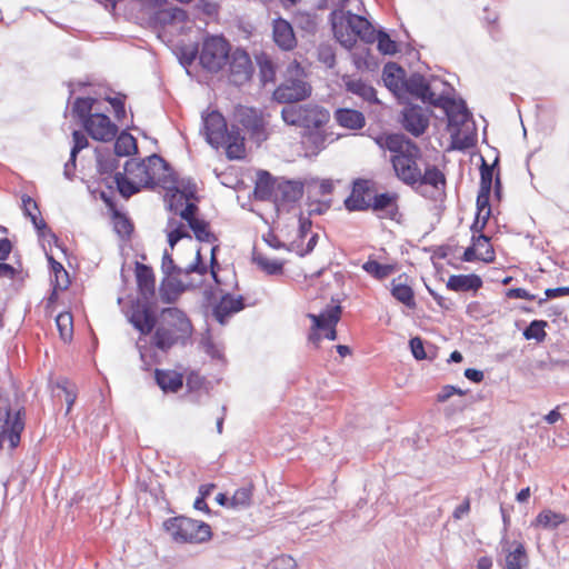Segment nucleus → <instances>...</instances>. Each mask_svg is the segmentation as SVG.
<instances>
[{
	"mask_svg": "<svg viewBox=\"0 0 569 569\" xmlns=\"http://www.w3.org/2000/svg\"><path fill=\"white\" fill-rule=\"evenodd\" d=\"M114 181L119 192L128 198L149 186H160L166 190V200L170 210H178L182 199L197 193V184L191 179L178 180L167 162L152 154L142 161H126L124 173L117 172Z\"/></svg>",
	"mask_w": 569,
	"mask_h": 569,
	"instance_id": "nucleus-1",
	"label": "nucleus"
},
{
	"mask_svg": "<svg viewBox=\"0 0 569 569\" xmlns=\"http://www.w3.org/2000/svg\"><path fill=\"white\" fill-rule=\"evenodd\" d=\"M435 118L450 133L451 150H467L476 142L475 133H462V128L468 127L472 120L466 101L457 97L456 89L442 74L432 72L429 67V123Z\"/></svg>",
	"mask_w": 569,
	"mask_h": 569,
	"instance_id": "nucleus-2",
	"label": "nucleus"
},
{
	"mask_svg": "<svg viewBox=\"0 0 569 569\" xmlns=\"http://www.w3.org/2000/svg\"><path fill=\"white\" fill-rule=\"evenodd\" d=\"M196 199V193L189 197L188 199H182V204L179 206L178 210H173L176 213H179L182 220L187 222L186 226L182 222L177 221L176 219H170L168 221L166 232L168 236V242L171 249L174 248L176 243L182 239H186L191 247L192 251V238L188 233V228L191 229L199 241L203 242H213L216 241V237L209 230V224L196 218L197 206L193 202Z\"/></svg>",
	"mask_w": 569,
	"mask_h": 569,
	"instance_id": "nucleus-3",
	"label": "nucleus"
},
{
	"mask_svg": "<svg viewBox=\"0 0 569 569\" xmlns=\"http://www.w3.org/2000/svg\"><path fill=\"white\" fill-rule=\"evenodd\" d=\"M376 141L381 148L395 153L392 164L400 179L407 183H415L422 178L417 163L419 149L406 140L402 134L380 136Z\"/></svg>",
	"mask_w": 569,
	"mask_h": 569,
	"instance_id": "nucleus-4",
	"label": "nucleus"
},
{
	"mask_svg": "<svg viewBox=\"0 0 569 569\" xmlns=\"http://www.w3.org/2000/svg\"><path fill=\"white\" fill-rule=\"evenodd\" d=\"M153 336L156 347L167 350L172 346L184 342L192 332V325L187 315L176 308L168 307L160 311Z\"/></svg>",
	"mask_w": 569,
	"mask_h": 569,
	"instance_id": "nucleus-5",
	"label": "nucleus"
},
{
	"mask_svg": "<svg viewBox=\"0 0 569 569\" xmlns=\"http://www.w3.org/2000/svg\"><path fill=\"white\" fill-rule=\"evenodd\" d=\"M23 429L24 421L16 393L0 392V447L7 443L9 449H14L20 443Z\"/></svg>",
	"mask_w": 569,
	"mask_h": 569,
	"instance_id": "nucleus-6",
	"label": "nucleus"
},
{
	"mask_svg": "<svg viewBox=\"0 0 569 569\" xmlns=\"http://www.w3.org/2000/svg\"><path fill=\"white\" fill-rule=\"evenodd\" d=\"M311 92L312 87L307 80L305 69L297 61H292L287 66L283 81L273 91V99L291 106L309 98Z\"/></svg>",
	"mask_w": 569,
	"mask_h": 569,
	"instance_id": "nucleus-7",
	"label": "nucleus"
},
{
	"mask_svg": "<svg viewBox=\"0 0 569 569\" xmlns=\"http://www.w3.org/2000/svg\"><path fill=\"white\" fill-rule=\"evenodd\" d=\"M170 537L179 543H201L211 538L210 526L187 517H176L164 522Z\"/></svg>",
	"mask_w": 569,
	"mask_h": 569,
	"instance_id": "nucleus-8",
	"label": "nucleus"
},
{
	"mask_svg": "<svg viewBox=\"0 0 569 569\" xmlns=\"http://www.w3.org/2000/svg\"><path fill=\"white\" fill-rule=\"evenodd\" d=\"M281 118L290 126L319 129L329 121L330 113L326 108L313 103L291 104L282 109Z\"/></svg>",
	"mask_w": 569,
	"mask_h": 569,
	"instance_id": "nucleus-9",
	"label": "nucleus"
},
{
	"mask_svg": "<svg viewBox=\"0 0 569 569\" xmlns=\"http://www.w3.org/2000/svg\"><path fill=\"white\" fill-rule=\"evenodd\" d=\"M230 46L220 36H209L203 39L199 60L201 66L211 72L221 70L229 59Z\"/></svg>",
	"mask_w": 569,
	"mask_h": 569,
	"instance_id": "nucleus-10",
	"label": "nucleus"
},
{
	"mask_svg": "<svg viewBox=\"0 0 569 569\" xmlns=\"http://www.w3.org/2000/svg\"><path fill=\"white\" fill-rule=\"evenodd\" d=\"M341 308L340 306H330L325 309L320 315L309 313L308 318L312 320V332L309 336V340L313 343H318L320 340L319 330L325 331V337L329 340L337 339L336 325L340 319Z\"/></svg>",
	"mask_w": 569,
	"mask_h": 569,
	"instance_id": "nucleus-11",
	"label": "nucleus"
},
{
	"mask_svg": "<svg viewBox=\"0 0 569 569\" xmlns=\"http://www.w3.org/2000/svg\"><path fill=\"white\" fill-rule=\"evenodd\" d=\"M83 127L92 139L103 142L113 140L118 133V127L99 110L83 121Z\"/></svg>",
	"mask_w": 569,
	"mask_h": 569,
	"instance_id": "nucleus-12",
	"label": "nucleus"
},
{
	"mask_svg": "<svg viewBox=\"0 0 569 569\" xmlns=\"http://www.w3.org/2000/svg\"><path fill=\"white\" fill-rule=\"evenodd\" d=\"M203 132L207 142L213 148L222 147L223 142L228 140L227 123L221 113L211 111L202 117Z\"/></svg>",
	"mask_w": 569,
	"mask_h": 569,
	"instance_id": "nucleus-13",
	"label": "nucleus"
},
{
	"mask_svg": "<svg viewBox=\"0 0 569 569\" xmlns=\"http://www.w3.org/2000/svg\"><path fill=\"white\" fill-rule=\"evenodd\" d=\"M161 270L166 274L164 279H169L171 277L182 279L183 276H188L191 272H198L199 274L207 272V268L201 263L200 249L194 251V261L186 266L174 264L169 252L164 251L161 262Z\"/></svg>",
	"mask_w": 569,
	"mask_h": 569,
	"instance_id": "nucleus-14",
	"label": "nucleus"
},
{
	"mask_svg": "<svg viewBox=\"0 0 569 569\" xmlns=\"http://www.w3.org/2000/svg\"><path fill=\"white\" fill-rule=\"evenodd\" d=\"M403 96H398L397 99L405 104H412L415 102L426 103L427 101V81L420 73H412L407 77L402 88Z\"/></svg>",
	"mask_w": 569,
	"mask_h": 569,
	"instance_id": "nucleus-15",
	"label": "nucleus"
},
{
	"mask_svg": "<svg viewBox=\"0 0 569 569\" xmlns=\"http://www.w3.org/2000/svg\"><path fill=\"white\" fill-rule=\"evenodd\" d=\"M330 20L336 39L342 47L351 49L357 41V37L347 22L348 12L343 8L336 9L331 12Z\"/></svg>",
	"mask_w": 569,
	"mask_h": 569,
	"instance_id": "nucleus-16",
	"label": "nucleus"
},
{
	"mask_svg": "<svg viewBox=\"0 0 569 569\" xmlns=\"http://www.w3.org/2000/svg\"><path fill=\"white\" fill-rule=\"evenodd\" d=\"M429 187H432L435 190L432 196L433 201L436 202L433 207V216L436 217V222H439L446 208L443 204L446 199V177L436 167H429Z\"/></svg>",
	"mask_w": 569,
	"mask_h": 569,
	"instance_id": "nucleus-17",
	"label": "nucleus"
},
{
	"mask_svg": "<svg viewBox=\"0 0 569 569\" xmlns=\"http://www.w3.org/2000/svg\"><path fill=\"white\" fill-rule=\"evenodd\" d=\"M129 322L142 335H148L156 326L150 310L140 302L133 303L127 313Z\"/></svg>",
	"mask_w": 569,
	"mask_h": 569,
	"instance_id": "nucleus-18",
	"label": "nucleus"
},
{
	"mask_svg": "<svg viewBox=\"0 0 569 569\" xmlns=\"http://www.w3.org/2000/svg\"><path fill=\"white\" fill-rule=\"evenodd\" d=\"M303 194V184L300 181H281L273 191L277 210L286 203L298 201Z\"/></svg>",
	"mask_w": 569,
	"mask_h": 569,
	"instance_id": "nucleus-19",
	"label": "nucleus"
},
{
	"mask_svg": "<svg viewBox=\"0 0 569 569\" xmlns=\"http://www.w3.org/2000/svg\"><path fill=\"white\" fill-rule=\"evenodd\" d=\"M244 307L241 296L223 295L217 306L213 308V317L220 323L224 325L230 316L239 312Z\"/></svg>",
	"mask_w": 569,
	"mask_h": 569,
	"instance_id": "nucleus-20",
	"label": "nucleus"
},
{
	"mask_svg": "<svg viewBox=\"0 0 569 569\" xmlns=\"http://www.w3.org/2000/svg\"><path fill=\"white\" fill-rule=\"evenodd\" d=\"M402 126L415 137L422 134L427 129V118L423 108L420 106H411L405 109Z\"/></svg>",
	"mask_w": 569,
	"mask_h": 569,
	"instance_id": "nucleus-21",
	"label": "nucleus"
},
{
	"mask_svg": "<svg viewBox=\"0 0 569 569\" xmlns=\"http://www.w3.org/2000/svg\"><path fill=\"white\" fill-rule=\"evenodd\" d=\"M406 79V71L397 63L389 62L383 67V83L396 97L403 96L402 88Z\"/></svg>",
	"mask_w": 569,
	"mask_h": 569,
	"instance_id": "nucleus-22",
	"label": "nucleus"
},
{
	"mask_svg": "<svg viewBox=\"0 0 569 569\" xmlns=\"http://www.w3.org/2000/svg\"><path fill=\"white\" fill-rule=\"evenodd\" d=\"M272 34L276 44L282 50H291L296 47V37L291 24L284 19L273 21Z\"/></svg>",
	"mask_w": 569,
	"mask_h": 569,
	"instance_id": "nucleus-23",
	"label": "nucleus"
},
{
	"mask_svg": "<svg viewBox=\"0 0 569 569\" xmlns=\"http://www.w3.org/2000/svg\"><path fill=\"white\" fill-rule=\"evenodd\" d=\"M482 287V279L476 274H452L447 281V288L456 292L477 291Z\"/></svg>",
	"mask_w": 569,
	"mask_h": 569,
	"instance_id": "nucleus-24",
	"label": "nucleus"
},
{
	"mask_svg": "<svg viewBox=\"0 0 569 569\" xmlns=\"http://www.w3.org/2000/svg\"><path fill=\"white\" fill-rule=\"evenodd\" d=\"M342 81L348 92L356 94L368 102L378 101L376 90L362 79L343 76Z\"/></svg>",
	"mask_w": 569,
	"mask_h": 569,
	"instance_id": "nucleus-25",
	"label": "nucleus"
},
{
	"mask_svg": "<svg viewBox=\"0 0 569 569\" xmlns=\"http://www.w3.org/2000/svg\"><path fill=\"white\" fill-rule=\"evenodd\" d=\"M348 12V24L350 29L356 33L357 38L362 39L366 42H373L376 40V30L373 26L363 17L359 14Z\"/></svg>",
	"mask_w": 569,
	"mask_h": 569,
	"instance_id": "nucleus-26",
	"label": "nucleus"
},
{
	"mask_svg": "<svg viewBox=\"0 0 569 569\" xmlns=\"http://www.w3.org/2000/svg\"><path fill=\"white\" fill-rule=\"evenodd\" d=\"M141 8L147 10H158L157 19L161 22H167L169 20H182L184 18V11L178 8H172L170 10H159L166 0H133Z\"/></svg>",
	"mask_w": 569,
	"mask_h": 569,
	"instance_id": "nucleus-27",
	"label": "nucleus"
},
{
	"mask_svg": "<svg viewBox=\"0 0 569 569\" xmlns=\"http://www.w3.org/2000/svg\"><path fill=\"white\" fill-rule=\"evenodd\" d=\"M333 117L339 126L350 130L361 129L366 124L363 113L353 109H337Z\"/></svg>",
	"mask_w": 569,
	"mask_h": 569,
	"instance_id": "nucleus-28",
	"label": "nucleus"
},
{
	"mask_svg": "<svg viewBox=\"0 0 569 569\" xmlns=\"http://www.w3.org/2000/svg\"><path fill=\"white\" fill-rule=\"evenodd\" d=\"M192 286V282L176 277L163 279L160 287L161 300L168 303L173 302L182 291Z\"/></svg>",
	"mask_w": 569,
	"mask_h": 569,
	"instance_id": "nucleus-29",
	"label": "nucleus"
},
{
	"mask_svg": "<svg viewBox=\"0 0 569 569\" xmlns=\"http://www.w3.org/2000/svg\"><path fill=\"white\" fill-rule=\"evenodd\" d=\"M136 277L139 291L144 300H149L154 295V276L152 270L141 263H137Z\"/></svg>",
	"mask_w": 569,
	"mask_h": 569,
	"instance_id": "nucleus-30",
	"label": "nucleus"
},
{
	"mask_svg": "<svg viewBox=\"0 0 569 569\" xmlns=\"http://www.w3.org/2000/svg\"><path fill=\"white\" fill-rule=\"evenodd\" d=\"M154 377L164 392H177L182 387V376L177 371L157 369Z\"/></svg>",
	"mask_w": 569,
	"mask_h": 569,
	"instance_id": "nucleus-31",
	"label": "nucleus"
},
{
	"mask_svg": "<svg viewBox=\"0 0 569 569\" xmlns=\"http://www.w3.org/2000/svg\"><path fill=\"white\" fill-rule=\"evenodd\" d=\"M366 188L367 181L355 182L351 196L345 201L346 208L349 211L366 210L370 207V199H367L362 193Z\"/></svg>",
	"mask_w": 569,
	"mask_h": 569,
	"instance_id": "nucleus-32",
	"label": "nucleus"
},
{
	"mask_svg": "<svg viewBox=\"0 0 569 569\" xmlns=\"http://www.w3.org/2000/svg\"><path fill=\"white\" fill-rule=\"evenodd\" d=\"M73 146L70 150V159L64 164L63 174L66 178L71 179L76 169L77 154L84 148L88 147V139L84 133L76 130L72 133Z\"/></svg>",
	"mask_w": 569,
	"mask_h": 569,
	"instance_id": "nucleus-33",
	"label": "nucleus"
},
{
	"mask_svg": "<svg viewBox=\"0 0 569 569\" xmlns=\"http://www.w3.org/2000/svg\"><path fill=\"white\" fill-rule=\"evenodd\" d=\"M22 204H23V211L24 213L30 217L33 226L39 230L41 231V237L43 238H49V239H52V240H57L56 238V234L52 233L50 230H46V223L42 219H38L37 217V212H38V206H37V202L28 197V196H24L22 198Z\"/></svg>",
	"mask_w": 569,
	"mask_h": 569,
	"instance_id": "nucleus-34",
	"label": "nucleus"
},
{
	"mask_svg": "<svg viewBox=\"0 0 569 569\" xmlns=\"http://www.w3.org/2000/svg\"><path fill=\"white\" fill-rule=\"evenodd\" d=\"M566 521L567 518L565 515L545 509L537 516L535 525L543 529L553 530Z\"/></svg>",
	"mask_w": 569,
	"mask_h": 569,
	"instance_id": "nucleus-35",
	"label": "nucleus"
},
{
	"mask_svg": "<svg viewBox=\"0 0 569 569\" xmlns=\"http://www.w3.org/2000/svg\"><path fill=\"white\" fill-rule=\"evenodd\" d=\"M472 243L478 250V260L483 262H492L495 260V250L490 244L489 238L480 233H472Z\"/></svg>",
	"mask_w": 569,
	"mask_h": 569,
	"instance_id": "nucleus-36",
	"label": "nucleus"
},
{
	"mask_svg": "<svg viewBox=\"0 0 569 569\" xmlns=\"http://www.w3.org/2000/svg\"><path fill=\"white\" fill-rule=\"evenodd\" d=\"M238 117L243 127L254 133H259L263 128V121L254 109L242 108L239 110Z\"/></svg>",
	"mask_w": 569,
	"mask_h": 569,
	"instance_id": "nucleus-37",
	"label": "nucleus"
},
{
	"mask_svg": "<svg viewBox=\"0 0 569 569\" xmlns=\"http://www.w3.org/2000/svg\"><path fill=\"white\" fill-rule=\"evenodd\" d=\"M528 565L529 559L522 543H518L506 557V569H525Z\"/></svg>",
	"mask_w": 569,
	"mask_h": 569,
	"instance_id": "nucleus-38",
	"label": "nucleus"
},
{
	"mask_svg": "<svg viewBox=\"0 0 569 569\" xmlns=\"http://www.w3.org/2000/svg\"><path fill=\"white\" fill-rule=\"evenodd\" d=\"M370 207L375 212H386L391 217L396 209V198L391 193L376 194Z\"/></svg>",
	"mask_w": 569,
	"mask_h": 569,
	"instance_id": "nucleus-39",
	"label": "nucleus"
},
{
	"mask_svg": "<svg viewBox=\"0 0 569 569\" xmlns=\"http://www.w3.org/2000/svg\"><path fill=\"white\" fill-rule=\"evenodd\" d=\"M253 261L267 274H280L283 270V262L279 259L270 258L264 254H256Z\"/></svg>",
	"mask_w": 569,
	"mask_h": 569,
	"instance_id": "nucleus-40",
	"label": "nucleus"
},
{
	"mask_svg": "<svg viewBox=\"0 0 569 569\" xmlns=\"http://www.w3.org/2000/svg\"><path fill=\"white\" fill-rule=\"evenodd\" d=\"M252 498V486L248 485L234 491L230 498V508L234 510L246 509L250 506Z\"/></svg>",
	"mask_w": 569,
	"mask_h": 569,
	"instance_id": "nucleus-41",
	"label": "nucleus"
},
{
	"mask_svg": "<svg viewBox=\"0 0 569 569\" xmlns=\"http://www.w3.org/2000/svg\"><path fill=\"white\" fill-rule=\"evenodd\" d=\"M229 159H241L244 157L243 139L239 138L234 132L228 133V140L223 142Z\"/></svg>",
	"mask_w": 569,
	"mask_h": 569,
	"instance_id": "nucleus-42",
	"label": "nucleus"
},
{
	"mask_svg": "<svg viewBox=\"0 0 569 569\" xmlns=\"http://www.w3.org/2000/svg\"><path fill=\"white\" fill-rule=\"evenodd\" d=\"M137 151L136 139L127 133L121 132L114 143V152L117 156H130Z\"/></svg>",
	"mask_w": 569,
	"mask_h": 569,
	"instance_id": "nucleus-43",
	"label": "nucleus"
},
{
	"mask_svg": "<svg viewBox=\"0 0 569 569\" xmlns=\"http://www.w3.org/2000/svg\"><path fill=\"white\" fill-rule=\"evenodd\" d=\"M96 104L97 101L92 98H77L72 110L83 122L90 114L99 110Z\"/></svg>",
	"mask_w": 569,
	"mask_h": 569,
	"instance_id": "nucleus-44",
	"label": "nucleus"
},
{
	"mask_svg": "<svg viewBox=\"0 0 569 569\" xmlns=\"http://www.w3.org/2000/svg\"><path fill=\"white\" fill-rule=\"evenodd\" d=\"M56 325L63 341H70L73 335V319L71 313L61 312L56 318Z\"/></svg>",
	"mask_w": 569,
	"mask_h": 569,
	"instance_id": "nucleus-45",
	"label": "nucleus"
},
{
	"mask_svg": "<svg viewBox=\"0 0 569 569\" xmlns=\"http://www.w3.org/2000/svg\"><path fill=\"white\" fill-rule=\"evenodd\" d=\"M546 327L547 322L545 320H532L523 330V336L528 340L533 339L537 341H542L546 338Z\"/></svg>",
	"mask_w": 569,
	"mask_h": 569,
	"instance_id": "nucleus-46",
	"label": "nucleus"
},
{
	"mask_svg": "<svg viewBox=\"0 0 569 569\" xmlns=\"http://www.w3.org/2000/svg\"><path fill=\"white\" fill-rule=\"evenodd\" d=\"M482 163L480 166V191L491 192L492 181H493V164H488L486 160L482 158Z\"/></svg>",
	"mask_w": 569,
	"mask_h": 569,
	"instance_id": "nucleus-47",
	"label": "nucleus"
},
{
	"mask_svg": "<svg viewBox=\"0 0 569 569\" xmlns=\"http://www.w3.org/2000/svg\"><path fill=\"white\" fill-rule=\"evenodd\" d=\"M363 270L378 279H383L391 274L393 267L390 264H381L375 260H369L362 266Z\"/></svg>",
	"mask_w": 569,
	"mask_h": 569,
	"instance_id": "nucleus-48",
	"label": "nucleus"
},
{
	"mask_svg": "<svg viewBox=\"0 0 569 569\" xmlns=\"http://www.w3.org/2000/svg\"><path fill=\"white\" fill-rule=\"evenodd\" d=\"M378 42V50L383 54H393L397 52V43L383 32H376V40Z\"/></svg>",
	"mask_w": 569,
	"mask_h": 569,
	"instance_id": "nucleus-49",
	"label": "nucleus"
},
{
	"mask_svg": "<svg viewBox=\"0 0 569 569\" xmlns=\"http://www.w3.org/2000/svg\"><path fill=\"white\" fill-rule=\"evenodd\" d=\"M392 296L408 307H412L415 305L412 290L406 284L395 286L392 289Z\"/></svg>",
	"mask_w": 569,
	"mask_h": 569,
	"instance_id": "nucleus-50",
	"label": "nucleus"
},
{
	"mask_svg": "<svg viewBox=\"0 0 569 569\" xmlns=\"http://www.w3.org/2000/svg\"><path fill=\"white\" fill-rule=\"evenodd\" d=\"M266 569H297L296 560L287 555H281L273 558L266 567Z\"/></svg>",
	"mask_w": 569,
	"mask_h": 569,
	"instance_id": "nucleus-51",
	"label": "nucleus"
},
{
	"mask_svg": "<svg viewBox=\"0 0 569 569\" xmlns=\"http://www.w3.org/2000/svg\"><path fill=\"white\" fill-rule=\"evenodd\" d=\"M409 347L415 359L422 360L427 357L425 343L419 337L411 338L409 341Z\"/></svg>",
	"mask_w": 569,
	"mask_h": 569,
	"instance_id": "nucleus-52",
	"label": "nucleus"
},
{
	"mask_svg": "<svg viewBox=\"0 0 569 569\" xmlns=\"http://www.w3.org/2000/svg\"><path fill=\"white\" fill-rule=\"evenodd\" d=\"M234 61L238 62V67L241 69L238 71L241 73L246 79L249 77V70H250V59L249 56L243 51H236L233 54Z\"/></svg>",
	"mask_w": 569,
	"mask_h": 569,
	"instance_id": "nucleus-53",
	"label": "nucleus"
},
{
	"mask_svg": "<svg viewBox=\"0 0 569 569\" xmlns=\"http://www.w3.org/2000/svg\"><path fill=\"white\" fill-rule=\"evenodd\" d=\"M114 229L120 236H128L132 231V226L124 216L116 214Z\"/></svg>",
	"mask_w": 569,
	"mask_h": 569,
	"instance_id": "nucleus-54",
	"label": "nucleus"
},
{
	"mask_svg": "<svg viewBox=\"0 0 569 569\" xmlns=\"http://www.w3.org/2000/svg\"><path fill=\"white\" fill-rule=\"evenodd\" d=\"M453 395L465 396L466 391L451 385L443 386L441 391L437 395L439 402L447 401Z\"/></svg>",
	"mask_w": 569,
	"mask_h": 569,
	"instance_id": "nucleus-55",
	"label": "nucleus"
},
{
	"mask_svg": "<svg viewBox=\"0 0 569 569\" xmlns=\"http://www.w3.org/2000/svg\"><path fill=\"white\" fill-rule=\"evenodd\" d=\"M545 298L538 300L539 305L545 303L547 299L569 296V287L548 288L545 290Z\"/></svg>",
	"mask_w": 569,
	"mask_h": 569,
	"instance_id": "nucleus-56",
	"label": "nucleus"
},
{
	"mask_svg": "<svg viewBox=\"0 0 569 569\" xmlns=\"http://www.w3.org/2000/svg\"><path fill=\"white\" fill-rule=\"evenodd\" d=\"M490 193L491 192H486V191H478V196H477V213H478V218L481 217V214L483 213V211H487L488 209H491L490 208Z\"/></svg>",
	"mask_w": 569,
	"mask_h": 569,
	"instance_id": "nucleus-57",
	"label": "nucleus"
},
{
	"mask_svg": "<svg viewBox=\"0 0 569 569\" xmlns=\"http://www.w3.org/2000/svg\"><path fill=\"white\" fill-rule=\"evenodd\" d=\"M206 352L214 359H222L223 349L220 345H216L210 338L203 340Z\"/></svg>",
	"mask_w": 569,
	"mask_h": 569,
	"instance_id": "nucleus-58",
	"label": "nucleus"
},
{
	"mask_svg": "<svg viewBox=\"0 0 569 569\" xmlns=\"http://www.w3.org/2000/svg\"><path fill=\"white\" fill-rule=\"evenodd\" d=\"M108 101L112 106L114 110L116 118L118 120H121L126 116V109H124V97L123 96H117L113 98H108Z\"/></svg>",
	"mask_w": 569,
	"mask_h": 569,
	"instance_id": "nucleus-59",
	"label": "nucleus"
},
{
	"mask_svg": "<svg viewBox=\"0 0 569 569\" xmlns=\"http://www.w3.org/2000/svg\"><path fill=\"white\" fill-rule=\"evenodd\" d=\"M108 101L112 106L114 110L116 118L118 120H121L126 116V109H124V97L123 96H117L113 98H108Z\"/></svg>",
	"mask_w": 569,
	"mask_h": 569,
	"instance_id": "nucleus-60",
	"label": "nucleus"
},
{
	"mask_svg": "<svg viewBox=\"0 0 569 569\" xmlns=\"http://www.w3.org/2000/svg\"><path fill=\"white\" fill-rule=\"evenodd\" d=\"M491 216V209L483 211L480 218H478V213L476 214V219L471 226L472 233H480L485 229L489 218Z\"/></svg>",
	"mask_w": 569,
	"mask_h": 569,
	"instance_id": "nucleus-61",
	"label": "nucleus"
},
{
	"mask_svg": "<svg viewBox=\"0 0 569 569\" xmlns=\"http://www.w3.org/2000/svg\"><path fill=\"white\" fill-rule=\"evenodd\" d=\"M260 73L263 82L273 81L276 73L273 63L270 60H263L260 63Z\"/></svg>",
	"mask_w": 569,
	"mask_h": 569,
	"instance_id": "nucleus-62",
	"label": "nucleus"
},
{
	"mask_svg": "<svg viewBox=\"0 0 569 569\" xmlns=\"http://www.w3.org/2000/svg\"><path fill=\"white\" fill-rule=\"evenodd\" d=\"M506 296L510 299H526V300H535L536 296L531 295L523 288H512L506 292Z\"/></svg>",
	"mask_w": 569,
	"mask_h": 569,
	"instance_id": "nucleus-63",
	"label": "nucleus"
},
{
	"mask_svg": "<svg viewBox=\"0 0 569 569\" xmlns=\"http://www.w3.org/2000/svg\"><path fill=\"white\" fill-rule=\"evenodd\" d=\"M117 159L114 157H110L108 159H103L101 156L98 157V168L101 173H108L116 169Z\"/></svg>",
	"mask_w": 569,
	"mask_h": 569,
	"instance_id": "nucleus-64",
	"label": "nucleus"
}]
</instances>
